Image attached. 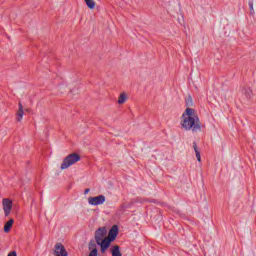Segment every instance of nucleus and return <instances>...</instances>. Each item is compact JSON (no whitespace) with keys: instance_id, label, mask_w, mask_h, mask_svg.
I'll use <instances>...</instances> for the list:
<instances>
[{"instance_id":"obj_1","label":"nucleus","mask_w":256,"mask_h":256,"mask_svg":"<svg viewBox=\"0 0 256 256\" xmlns=\"http://www.w3.org/2000/svg\"><path fill=\"white\" fill-rule=\"evenodd\" d=\"M181 126L185 131H201V124L199 123V116L193 108H187L182 114Z\"/></svg>"},{"instance_id":"obj_2","label":"nucleus","mask_w":256,"mask_h":256,"mask_svg":"<svg viewBox=\"0 0 256 256\" xmlns=\"http://www.w3.org/2000/svg\"><path fill=\"white\" fill-rule=\"evenodd\" d=\"M95 241L100 247L101 253H106L109 249V241H107V228L100 227L95 231Z\"/></svg>"},{"instance_id":"obj_3","label":"nucleus","mask_w":256,"mask_h":256,"mask_svg":"<svg viewBox=\"0 0 256 256\" xmlns=\"http://www.w3.org/2000/svg\"><path fill=\"white\" fill-rule=\"evenodd\" d=\"M78 161H81V156H79V154L77 153L69 154L63 159L60 169L62 170L69 169L71 165H75V163H78Z\"/></svg>"},{"instance_id":"obj_4","label":"nucleus","mask_w":256,"mask_h":256,"mask_svg":"<svg viewBox=\"0 0 256 256\" xmlns=\"http://www.w3.org/2000/svg\"><path fill=\"white\" fill-rule=\"evenodd\" d=\"M2 205L5 217H9V215H11V210L13 209V202L9 198H4L2 200Z\"/></svg>"},{"instance_id":"obj_5","label":"nucleus","mask_w":256,"mask_h":256,"mask_svg":"<svg viewBox=\"0 0 256 256\" xmlns=\"http://www.w3.org/2000/svg\"><path fill=\"white\" fill-rule=\"evenodd\" d=\"M54 256H69V253H67V249H65L63 244L56 243L54 246Z\"/></svg>"},{"instance_id":"obj_6","label":"nucleus","mask_w":256,"mask_h":256,"mask_svg":"<svg viewBox=\"0 0 256 256\" xmlns=\"http://www.w3.org/2000/svg\"><path fill=\"white\" fill-rule=\"evenodd\" d=\"M106 198L104 195H99V196H95V197H89L88 198V203L89 205H103V203H105Z\"/></svg>"},{"instance_id":"obj_7","label":"nucleus","mask_w":256,"mask_h":256,"mask_svg":"<svg viewBox=\"0 0 256 256\" xmlns=\"http://www.w3.org/2000/svg\"><path fill=\"white\" fill-rule=\"evenodd\" d=\"M118 234H119V228L117 226H113L110 229L108 236L106 238V241H109V247H111V242L115 241V239H117Z\"/></svg>"},{"instance_id":"obj_8","label":"nucleus","mask_w":256,"mask_h":256,"mask_svg":"<svg viewBox=\"0 0 256 256\" xmlns=\"http://www.w3.org/2000/svg\"><path fill=\"white\" fill-rule=\"evenodd\" d=\"M19 109L16 113V120L17 121H22L23 119V115H25V113L23 112V104L21 102H19Z\"/></svg>"},{"instance_id":"obj_9","label":"nucleus","mask_w":256,"mask_h":256,"mask_svg":"<svg viewBox=\"0 0 256 256\" xmlns=\"http://www.w3.org/2000/svg\"><path fill=\"white\" fill-rule=\"evenodd\" d=\"M111 253H112V256H123V254L121 253V248L119 247V245L112 246Z\"/></svg>"},{"instance_id":"obj_10","label":"nucleus","mask_w":256,"mask_h":256,"mask_svg":"<svg viewBox=\"0 0 256 256\" xmlns=\"http://www.w3.org/2000/svg\"><path fill=\"white\" fill-rule=\"evenodd\" d=\"M13 223H15V220L10 219L9 221H7L4 225V232L5 233H9V231H11V228L13 227Z\"/></svg>"},{"instance_id":"obj_11","label":"nucleus","mask_w":256,"mask_h":256,"mask_svg":"<svg viewBox=\"0 0 256 256\" xmlns=\"http://www.w3.org/2000/svg\"><path fill=\"white\" fill-rule=\"evenodd\" d=\"M193 149L196 153L197 161H199V163H201V152H199V148H197V143L196 142H193Z\"/></svg>"},{"instance_id":"obj_12","label":"nucleus","mask_w":256,"mask_h":256,"mask_svg":"<svg viewBox=\"0 0 256 256\" xmlns=\"http://www.w3.org/2000/svg\"><path fill=\"white\" fill-rule=\"evenodd\" d=\"M125 101H127V94H125V93L120 94V96L118 98L119 105H123V103H125Z\"/></svg>"},{"instance_id":"obj_13","label":"nucleus","mask_w":256,"mask_h":256,"mask_svg":"<svg viewBox=\"0 0 256 256\" xmlns=\"http://www.w3.org/2000/svg\"><path fill=\"white\" fill-rule=\"evenodd\" d=\"M88 9H95V5L96 3L94 2V0H84Z\"/></svg>"},{"instance_id":"obj_14","label":"nucleus","mask_w":256,"mask_h":256,"mask_svg":"<svg viewBox=\"0 0 256 256\" xmlns=\"http://www.w3.org/2000/svg\"><path fill=\"white\" fill-rule=\"evenodd\" d=\"M185 101L187 107H193V98L191 96H188Z\"/></svg>"},{"instance_id":"obj_15","label":"nucleus","mask_w":256,"mask_h":256,"mask_svg":"<svg viewBox=\"0 0 256 256\" xmlns=\"http://www.w3.org/2000/svg\"><path fill=\"white\" fill-rule=\"evenodd\" d=\"M88 256H97V248L92 249Z\"/></svg>"},{"instance_id":"obj_16","label":"nucleus","mask_w":256,"mask_h":256,"mask_svg":"<svg viewBox=\"0 0 256 256\" xmlns=\"http://www.w3.org/2000/svg\"><path fill=\"white\" fill-rule=\"evenodd\" d=\"M248 5L250 10L253 11V0H249Z\"/></svg>"},{"instance_id":"obj_17","label":"nucleus","mask_w":256,"mask_h":256,"mask_svg":"<svg viewBox=\"0 0 256 256\" xmlns=\"http://www.w3.org/2000/svg\"><path fill=\"white\" fill-rule=\"evenodd\" d=\"M8 256H17V252L16 251H11Z\"/></svg>"},{"instance_id":"obj_18","label":"nucleus","mask_w":256,"mask_h":256,"mask_svg":"<svg viewBox=\"0 0 256 256\" xmlns=\"http://www.w3.org/2000/svg\"><path fill=\"white\" fill-rule=\"evenodd\" d=\"M91 190L89 188L84 190V195H87V193H89Z\"/></svg>"},{"instance_id":"obj_19","label":"nucleus","mask_w":256,"mask_h":256,"mask_svg":"<svg viewBox=\"0 0 256 256\" xmlns=\"http://www.w3.org/2000/svg\"><path fill=\"white\" fill-rule=\"evenodd\" d=\"M91 247H95V243L90 242V244H89V249H91Z\"/></svg>"},{"instance_id":"obj_20","label":"nucleus","mask_w":256,"mask_h":256,"mask_svg":"<svg viewBox=\"0 0 256 256\" xmlns=\"http://www.w3.org/2000/svg\"><path fill=\"white\" fill-rule=\"evenodd\" d=\"M122 207H125V209H127V206H125V204H123Z\"/></svg>"}]
</instances>
